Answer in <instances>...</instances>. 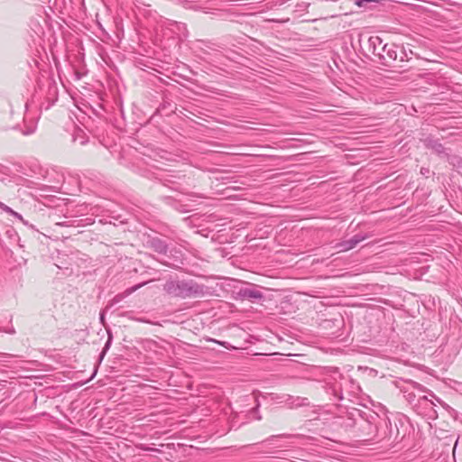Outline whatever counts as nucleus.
Wrapping results in <instances>:
<instances>
[{
    "label": "nucleus",
    "instance_id": "obj_26",
    "mask_svg": "<svg viewBox=\"0 0 462 462\" xmlns=\"http://www.w3.org/2000/svg\"><path fill=\"white\" fill-rule=\"evenodd\" d=\"M404 57H406V54L403 51H401L400 60L403 61L404 60Z\"/></svg>",
    "mask_w": 462,
    "mask_h": 462
},
{
    "label": "nucleus",
    "instance_id": "obj_30",
    "mask_svg": "<svg viewBox=\"0 0 462 462\" xmlns=\"http://www.w3.org/2000/svg\"><path fill=\"white\" fill-rule=\"evenodd\" d=\"M253 411L254 412H257L258 411V408L256 407V408L253 409Z\"/></svg>",
    "mask_w": 462,
    "mask_h": 462
},
{
    "label": "nucleus",
    "instance_id": "obj_11",
    "mask_svg": "<svg viewBox=\"0 0 462 462\" xmlns=\"http://www.w3.org/2000/svg\"><path fill=\"white\" fill-rule=\"evenodd\" d=\"M106 332H107L108 337H107L105 346L100 354V356H99L100 360H102L104 358V356H106L107 350L110 348L111 344H112L113 335H112L110 328H106Z\"/></svg>",
    "mask_w": 462,
    "mask_h": 462
},
{
    "label": "nucleus",
    "instance_id": "obj_14",
    "mask_svg": "<svg viewBox=\"0 0 462 462\" xmlns=\"http://www.w3.org/2000/svg\"><path fill=\"white\" fill-rule=\"evenodd\" d=\"M0 333H6L9 335H14L16 333L15 328L13 325L7 326V327H1L0 326Z\"/></svg>",
    "mask_w": 462,
    "mask_h": 462
},
{
    "label": "nucleus",
    "instance_id": "obj_13",
    "mask_svg": "<svg viewBox=\"0 0 462 462\" xmlns=\"http://www.w3.org/2000/svg\"><path fill=\"white\" fill-rule=\"evenodd\" d=\"M296 437V435H292V434H279V435H272L270 437H268L267 439H265L263 440V442H269L271 443L274 439H277V438H294Z\"/></svg>",
    "mask_w": 462,
    "mask_h": 462
},
{
    "label": "nucleus",
    "instance_id": "obj_4",
    "mask_svg": "<svg viewBox=\"0 0 462 462\" xmlns=\"http://www.w3.org/2000/svg\"><path fill=\"white\" fill-rule=\"evenodd\" d=\"M397 46L394 44L384 43L383 49L378 57L381 63L384 66H391L394 61L397 60Z\"/></svg>",
    "mask_w": 462,
    "mask_h": 462
},
{
    "label": "nucleus",
    "instance_id": "obj_22",
    "mask_svg": "<svg viewBox=\"0 0 462 462\" xmlns=\"http://www.w3.org/2000/svg\"><path fill=\"white\" fill-rule=\"evenodd\" d=\"M285 450H280V451H277L275 454L276 455H273V457H282V456H283L285 454Z\"/></svg>",
    "mask_w": 462,
    "mask_h": 462
},
{
    "label": "nucleus",
    "instance_id": "obj_27",
    "mask_svg": "<svg viewBox=\"0 0 462 462\" xmlns=\"http://www.w3.org/2000/svg\"><path fill=\"white\" fill-rule=\"evenodd\" d=\"M86 142H87V141H86L85 139H83V138H82V139L80 140V142H79V143H80V144H81V145H83V144H85V143H86Z\"/></svg>",
    "mask_w": 462,
    "mask_h": 462
},
{
    "label": "nucleus",
    "instance_id": "obj_5",
    "mask_svg": "<svg viewBox=\"0 0 462 462\" xmlns=\"http://www.w3.org/2000/svg\"><path fill=\"white\" fill-rule=\"evenodd\" d=\"M366 238H367V236L356 234L350 239L337 243L334 245V248L337 249L338 252H346V251H349V250L355 248L360 242L364 241Z\"/></svg>",
    "mask_w": 462,
    "mask_h": 462
},
{
    "label": "nucleus",
    "instance_id": "obj_24",
    "mask_svg": "<svg viewBox=\"0 0 462 462\" xmlns=\"http://www.w3.org/2000/svg\"><path fill=\"white\" fill-rule=\"evenodd\" d=\"M135 321L142 322V323H148L149 322L148 320H146L143 318H137V319H135Z\"/></svg>",
    "mask_w": 462,
    "mask_h": 462
},
{
    "label": "nucleus",
    "instance_id": "obj_2",
    "mask_svg": "<svg viewBox=\"0 0 462 462\" xmlns=\"http://www.w3.org/2000/svg\"><path fill=\"white\" fill-rule=\"evenodd\" d=\"M379 421L380 419L378 415H371L370 418H362L360 420L356 422V425L361 433V437H363L365 440H371L376 437Z\"/></svg>",
    "mask_w": 462,
    "mask_h": 462
},
{
    "label": "nucleus",
    "instance_id": "obj_20",
    "mask_svg": "<svg viewBox=\"0 0 462 462\" xmlns=\"http://www.w3.org/2000/svg\"><path fill=\"white\" fill-rule=\"evenodd\" d=\"M99 319H100V322L102 323V325L106 328H106H108L106 326L105 314H104V312H101V313H100Z\"/></svg>",
    "mask_w": 462,
    "mask_h": 462
},
{
    "label": "nucleus",
    "instance_id": "obj_8",
    "mask_svg": "<svg viewBox=\"0 0 462 462\" xmlns=\"http://www.w3.org/2000/svg\"><path fill=\"white\" fill-rule=\"evenodd\" d=\"M411 386L412 388V390H417V392L419 393H423L424 392V388L418 383H411ZM403 394H404V397L405 399L410 402V403H412L417 395L416 393H414V391H409L408 389H405L403 390Z\"/></svg>",
    "mask_w": 462,
    "mask_h": 462
},
{
    "label": "nucleus",
    "instance_id": "obj_16",
    "mask_svg": "<svg viewBox=\"0 0 462 462\" xmlns=\"http://www.w3.org/2000/svg\"><path fill=\"white\" fill-rule=\"evenodd\" d=\"M418 401L420 402H425V405L428 407H430V409H432V406L434 405V403L432 402V401L430 400H428L427 396L423 395V396H420L419 395L418 396Z\"/></svg>",
    "mask_w": 462,
    "mask_h": 462
},
{
    "label": "nucleus",
    "instance_id": "obj_23",
    "mask_svg": "<svg viewBox=\"0 0 462 462\" xmlns=\"http://www.w3.org/2000/svg\"><path fill=\"white\" fill-rule=\"evenodd\" d=\"M122 316L123 317H126V318H128V319H130L132 320H134V321H135V319H136L135 317L130 316V312H125V313L122 314Z\"/></svg>",
    "mask_w": 462,
    "mask_h": 462
},
{
    "label": "nucleus",
    "instance_id": "obj_15",
    "mask_svg": "<svg viewBox=\"0 0 462 462\" xmlns=\"http://www.w3.org/2000/svg\"><path fill=\"white\" fill-rule=\"evenodd\" d=\"M36 130V123L32 122L30 126H28L25 130L23 131V134L24 135H30L33 134Z\"/></svg>",
    "mask_w": 462,
    "mask_h": 462
},
{
    "label": "nucleus",
    "instance_id": "obj_10",
    "mask_svg": "<svg viewBox=\"0 0 462 462\" xmlns=\"http://www.w3.org/2000/svg\"><path fill=\"white\" fill-rule=\"evenodd\" d=\"M0 209H2L3 211L8 213L11 216L16 217L17 219L22 221L23 224H25V225L27 224V222L23 218L21 214H19L18 212L13 210L10 207H8L7 205L4 204L1 201H0Z\"/></svg>",
    "mask_w": 462,
    "mask_h": 462
},
{
    "label": "nucleus",
    "instance_id": "obj_29",
    "mask_svg": "<svg viewBox=\"0 0 462 462\" xmlns=\"http://www.w3.org/2000/svg\"><path fill=\"white\" fill-rule=\"evenodd\" d=\"M262 419L261 415L256 416V420H260Z\"/></svg>",
    "mask_w": 462,
    "mask_h": 462
},
{
    "label": "nucleus",
    "instance_id": "obj_28",
    "mask_svg": "<svg viewBox=\"0 0 462 462\" xmlns=\"http://www.w3.org/2000/svg\"><path fill=\"white\" fill-rule=\"evenodd\" d=\"M12 320H13V316H10L9 317V323H12Z\"/></svg>",
    "mask_w": 462,
    "mask_h": 462
},
{
    "label": "nucleus",
    "instance_id": "obj_1",
    "mask_svg": "<svg viewBox=\"0 0 462 462\" xmlns=\"http://www.w3.org/2000/svg\"><path fill=\"white\" fill-rule=\"evenodd\" d=\"M163 290L171 296L187 299L202 297L208 292V287L193 280H170L163 285Z\"/></svg>",
    "mask_w": 462,
    "mask_h": 462
},
{
    "label": "nucleus",
    "instance_id": "obj_9",
    "mask_svg": "<svg viewBox=\"0 0 462 462\" xmlns=\"http://www.w3.org/2000/svg\"><path fill=\"white\" fill-rule=\"evenodd\" d=\"M426 146L430 149H431L434 152H436L439 155H444L447 156L449 160L448 154L446 152L445 147L439 143L436 140H427Z\"/></svg>",
    "mask_w": 462,
    "mask_h": 462
},
{
    "label": "nucleus",
    "instance_id": "obj_12",
    "mask_svg": "<svg viewBox=\"0 0 462 462\" xmlns=\"http://www.w3.org/2000/svg\"><path fill=\"white\" fill-rule=\"evenodd\" d=\"M381 0H354L355 4L359 7L367 8L371 3H378Z\"/></svg>",
    "mask_w": 462,
    "mask_h": 462
},
{
    "label": "nucleus",
    "instance_id": "obj_7",
    "mask_svg": "<svg viewBox=\"0 0 462 462\" xmlns=\"http://www.w3.org/2000/svg\"><path fill=\"white\" fill-rule=\"evenodd\" d=\"M383 39L379 36H371L368 39V49L376 57H379L381 51L383 49Z\"/></svg>",
    "mask_w": 462,
    "mask_h": 462
},
{
    "label": "nucleus",
    "instance_id": "obj_19",
    "mask_svg": "<svg viewBox=\"0 0 462 462\" xmlns=\"http://www.w3.org/2000/svg\"><path fill=\"white\" fill-rule=\"evenodd\" d=\"M430 172V169H429V168H424V167H422V168L420 169V173H421L422 175L426 176V177H428V176H429Z\"/></svg>",
    "mask_w": 462,
    "mask_h": 462
},
{
    "label": "nucleus",
    "instance_id": "obj_18",
    "mask_svg": "<svg viewBox=\"0 0 462 462\" xmlns=\"http://www.w3.org/2000/svg\"><path fill=\"white\" fill-rule=\"evenodd\" d=\"M124 296L122 294H117L116 295L112 300H111V304H116L118 303L119 301H121L123 300Z\"/></svg>",
    "mask_w": 462,
    "mask_h": 462
},
{
    "label": "nucleus",
    "instance_id": "obj_21",
    "mask_svg": "<svg viewBox=\"0 0 462 462\" xmlns=\"http://www.w3.org/2000/svg\"><path fill=\"white\" fill-rule=\"evenodd\" d=\"M141 286H142V284H139V285H136V286H134V287H132V288L128 289V290H127V293L129 294V293L134 292V291H136V290H137L138 288H140Z\"/></svg>",
    "mask_w": 462,
    "mask_h": 462
},
{
    "label": "nucleus",
    "instance_id": "obj_25",
    "mask_svg": "<svg viewBox=\"0 0 462 462\" xmlns=\"http://www.w3.org/2000/svg\"><path fill=\"white\" fill-rule=\"evenodd\" d=\"M143 450H145V451H152V450H155L154 448H149V447H142L141 448Z\"/></svg>",
    "mask_w": 462,
    "mask_h": 462
},
{
    "label": "nucleus",
    "instance_id": "obj_17",
    "mask_svg": "<svg viewBox=\"0 0 462 462\" xmlns=\"http://www.w3.org/2000/svg\"><path fill=\"white\" fill-rule=\"evenodd\" d=\"M14 357L13 355L0 352V361L9 362Z\"/></svg>",
    "mask_w": 462,
    "mask_h": 462
},
{
    "label": "nucleus",
    "instance_id": "obj_3",
    "mask_svg": "<svg viewBox=\"0 0 462 462\" xmlns=\"http://www.w3.org/2000/svg\"><path fill=\"white\" fill-rule=\"evenodd\" d=\"M236 299L239 300H249L256 302L263 299V294L259 291L254 284H250L246 287H241L236 291Z\"/></svg>",
    "mask_w": 462,
    "mask_h": 462
},
{
    "label": "nucleus",
    "instance_id": "obj_6",
    "mask_svg": "<svg viewBox=\"0 0 462 462\" xmlns=\"http://www.w3.org/2000/svg\"><path fill=\"white\" fill-rule=\"evenodd\" d=\"M147 244L151 249L160 254H166L169 249L167 243L159 237L150 238Z\"/></svg>",
    "mask_w": 462,
    "mask_h": 462
}]
</instances>
